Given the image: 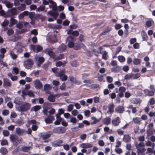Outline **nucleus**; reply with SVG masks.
<instances>
[{
	"label": "nucleus",
	"mask_w": 155,
	"mask_h": 155,
	"mask_svg": "<svg viewBox=\"0 0 155 155\" xmlns=\"http://www.w3.org/2000/svg\"><path fill=\"white\" fill-rule=\"evenodd\" d=\"M144 92L146 95L149 96H153L154 93V91H149L147 89L144 90Z\"/></svg>",
	"instance_id": "dca6fc26"
},
{
	"label": "nucleus",
	"mask_w": 155,
	"mask_h": 155,
	"mask_svg": "<svg viewBox=\"0 0 155 155\" xmlns=\"http://www.w3.org/2000/svg\"><path fill=\"white\" fill-rule=\"evenodd\" d=\"M75 39L73 37L70 36L66 39V42L68 43V46L69 48H72L74 47V42L75 41Z\"/></svg>",
	"instance_id": "20e7f679"
},
{
	"label": "nucleus",
	"mask_w": 155,
	"mask_h": 155,
	"mask_svg": "<svg viewBox=\"0 0 155 155\" xmlns=\"http://www.w3.org/2000/svg\"><path fill=\"white\" fill-rule=\"evenodd\" d=\"M9 22L7 20H5L4 22L1 24V25L3 26H5L8 25Z\"/></svg>",
	"instance_id": "6e6d98bb"
},
{
	"label": "nucleus",
	"mask_w": 155,
	"mask_h": 155,
	"mask_svg": "<svg viewBox=\"0 0 155 155\" xmlns=\"http://www.w3.org/2000/svg\"><path fill=\"white\" fill-rule=\"evenodd\" d=\"M141 120V119L137 117L134 118L133 119V121L135 124L139 122Z\"/></svg>",
	"instance_id": "c03bdc74"
},
{
	"label": "nucleus",
	"mask_w": 155,
	"mask_h": 155,
	"mask_svg": "<svg viewBox=\"0 0 155 155\" xmlns=\"http://www.w3.org/2000/svg\"><path fill=\"white\" fill-rule=\"evenodd\" d=\"M14 30L12 29H10L8 30L7 34L8 35H11L14 33Z\"/></svg>",
	"instance_id": "603ef678"
},
{
	"label": "nucleus",
	"mask_w": 155,
	"mask_h": 155,
	"mask_svg": "<svg viewBox=\"0 0 155 155\" xmlns=\"http://www.w3.org/2000/svg\"><path fill=\"white\" fill-rule=\"evenodd\" d=\"M5 5L8 8H11L13 7V3H11L9 2L8 1L5 4Z\"/></svg>",
	"instance_id": "4c0bfd02"
},
{
	"label": "nucleus",
	"mask_w": 155,
	"mask_h": 155,
	"mask_svg": "<svg viewBox=\"0 0 155 155\" xmlns=\"http://www.w3.org/2000/svg\"><path fill=\"white\" fill-rule=\"evenodd\" d=\"M80 147L81 148L85 149L91 147L92 146L89 143H83L80 144Z\"/></svg>",
	"instance_id": "9b49d317"
},
{
	"label": "nucleus",
	"mask_w": 155,
	"mask_h": 155,
	"mask_svg": "<svg viewBox=\"0 0 155 155\" xmlns=\"http://www.w3.org/2000/svg\"><path fill=\"white\" fill-rule=\"evenodd\" d=\"M120 70V68L119 66H117L116 67L111 68L112 71L115 72H117Z\"/></svg>",
	"instance_id": "c756f323"
},
{
	"label": "nucleus",
	"mask_w": 155,
	"mask_h": 155,
	"mask_svg": "<svg viewBox=\"0 0 155 155\" xmlns=\"http://www.w3.org/2000/svg\"><path fill=\"white\" fill-rule=\"evenodd\" d=\"M54 120V118L53 119H51L50 117H48L45 119V120L46 123L50 124L52 122L53 120Z\"/></svg>",
	"instance_id": "864d4df0"
},
{
	"label": "nucleus",
	"mask_w": 155,
	"mask_h": 155,
	"mask_svg": "<svg viewBox=\"0 0 155 155\" xmlns=\"http://www.w3.org/2000/svg\"><path fill=\"white\" fill-rule=\"evenodd\" d=\"M51 136V134H46L45 135H44L42 136V139L43 140H45L47 139L49 137Z\"/></svg>",
	"instance_id": "69168bd1"
},
{
	"label": "nucleus",
	"mask_w": 155,
	"mask_h": 155,
	"mask_svg": "<svg viewBox=\"0 0 155 155\" xmlns=\"http://www.w3.org/2000/svg\"><path fill=\"white\" fill-rule=\"evenodd\" d=\"M0 51L1 53L2 54L0 55V58H3L4 57V54L6 52V50L5 48H2L0 50Z\"/></svg>",
	"instance_id": "72a5a7b5"
},
{
	"label": "nucleus",
	"mask_w": 155,
	"mask_h": 155,
	"mask_svg": "<svg viewBox=\"0 0 155 155\" xmlns=\"http://www.w3.org/2000/svg\"><path fill=\"white\" fill-rule=\"evenodd\" d=\"M18 9L21 11L24 10L25 9V5L22 4L18 7Z\"/></svg>",
	"instance_id": "3c124183"
},
{
	"label": "nucleus",
	"mask_w": 155,
	"mask_h": 155,
	"mask_svg": "<svg viewBox=\"0 0 155 155\" xmlns=\"http://www.w3.org/2000/svg\"><path fill=\"white\" fill-rule=\"evenodd\" d=\"M41 108V107L40 106L36 105L33 107L31 109V111H34L35 112H36L39 110Z\"/></svg>",
	"instance_id": "c85d7f7f"
},
{
	"label": "nucleus",
	"mask_w": 155,
	"mask_h": 155,
	"mask_svg": "<svg viewBox=\"0 0 155 155\" xmlns=\"http://www.w3.org/2000/svg\"><path fill=\"white\" fill-rule=\"evenodd\" d=\"M111 119L110 118H107L104 120V123L107 125H108L110 123Z\"/></svg>",
	"instance_id": "ea45409f"
},
{
	"label": "nucleus",
	"mask_w": 155,
	"mask_h": 155,
	"mask_svg": "<svg viewBox=\"0 0 155 155\" xmlns=\"http://www.w3.org/2000/svg\"><path fill=\"white\" fill-rule=\"evenodd\" d=\"M74 106L72 104H69L68 106L67 110L69 111H71L73 108Z\"/></svg>",
	"instance_id": "bf43d9fd"
},
{
	"label": "nucleus",
	"mask_w": 155,
	"mask_h": 155,
	"mask_svg": "<svg viewBox=\"0 0 155 155\" xmlns=\"http://www.w3.org/2000/svg\"><path fill=\"white\" fill-rule=\"evenodd\" d=\"M1 144L2 146L7 145L8 144V143L6 140L4 139L1 141Z\"/></svg>",
	"instance_id": "79ce46f5"
},
{
	"label": "nucleus",
	"mask_w": 155,
	"mask_h": 155,
	"mask_svg": "<svg viewBox=\"0 0 155 155\" xmlns=\"http://www.w3.org/2000/svg\"><path fill=\"white\" fill-rule=\"evenodd\" d=\"M55 96L53 95H50L48 97V99L51 102H54L55 101Z\"/></svg>",
	"instance_id": "473e14b6"
},
{
	"label": "nucleus",
	"mask_w": 155,
	"mask_h": 155,
	"mask_svg": "<svg viewBox=\"0 0 155 155\" xmlns=\"http://www.w3.org/2000/svg\"><path fill=\"white\" fill-rule=\"evenodd\" d=\"M65 64V63H62L61 61H59L56 63L55 65L57 67H60L61 65H64Z\"/></svg>",
	"instance_id": "09e8293b"
},
{
	"label": "nucleus",
	"mask_w": 155,
	"mask_h": 155,
	"mask_svg": "<svg viewBox=\"0 0 155 155\" xmlns=\"http://www.w3.org/2000/svg\"><path fill=\"white\" fill-rule=\"evenodd\" d=\"M70 121L74 124H76L77 123V120L75 117H72L71 118Z\"/></svg>",
	"instance_id": "052dcab7"
},
{
	"label": "nucleus",
	"mask_w": 155,
	"mask_h": 155,
	"mask_svg": "<svg viewBox=\"0 0 155 155\" xmlns=\"http://www.w3.org/2000/svg\"><path fill=\"white\" fill-rule=\"evenodd\" d=\"M18 137L16 135H11L10 136V139L12 142H15L16 141Z\"/></svg>",
	"instance_id": "bb28decb"
},
{
	"label": "nucleus",
	"mask_w": 155,
	"mask_h": 155,
	"mask_svg": "<svg viewBox=\"0 0 155 155\" xmlns=\"http://www.w3.org/2000/svg\"><path fill=\"white\" fill-rule=\"evenodd\" d=\"M8 76L13 81H16L17 79V76L13 75L11 73H8Z\"/></svg>",
	"instance_id": "7c9ffc66"
},
{
	"label": "nucleus",
	"mask_w": 155,
	"mask_h": 155,
	"mask_svg": "<svg viewBox=\"0 0 155 155\" xmlns=\"http://www.w3.org/2000/svg\"><path fill=\"white\" fill-rule=\"evenodd\" d=\"M63 141L62 140H58L53 142L52 143V145L54 147L59 146L62 143Z\"/></svg>",
	"instance_id": "6ab92c4d"
},
{
	"label": "nucleus",
	"mask_w": 155,
	"mask_h": 155,
	"mask_svg": "<svg viewBox=\"0 0 155 155\" xmlns=\"http://www.w3.org/2000/svg\"><path fill=\"white\" fill-rule=\"evenodd\" d=\"M17 21L15 19L13 18L12 17L10 19V24L9 25V26L10 27H12L16 23Z\"/></svg>",
	"instance_id": "b1692460"
},
{
	"label": "nucleus",
	"mask_w": 155,
	"mask_h": 155,
	"mask_svg": "<svg viewBox=\"0 0 155 155\" xmlns=\"http://www.w3.org/2000/svg\"><path fill=\"white\" fill-rule=\"evenodd\" d=\"M65 128L63 127H59L56 128L53 130L54 133L59 134H63L66 131Z\"/></svg>",
	"instance_id": "0eeeda50"
},
{
	"label": "nucleus",
	"mask_w": 155,
	"mask_h": 155,
	"mask_svg": "<svg viewBox=\"0 0 155 155\" xmlns=\"http://www.w3.org/2000/svg\"><path fill=\"white\" fill-rule=\"evenodd\" d=\"M132 74V78L133 79H137L139 78L140 76V73H137L136 74Z\"/></svg>",
	"instance_id": "37998d69"
},
{
	"label": "nucleus",
	"mask_w": 155,
	"mask_h": 155,
	"mask_svg": "<svg viewBox=\"0 0 155 155\" xmlns=\"http://www.w3.org/2000/svg\"><path fill=\"white\" fill-rule=\"evenodd\" d=\"M112 28L108 27H107L104 31L102 32L100 35L99 36L104 35H106L107 33L109 32L112 30Z\"/></svg>",
	"instance_id": "2eb2a0df"
},
{
	"label": "nucleus",
	"mask_w": 155,
	"mask_h": 155,
	"mask_svg": "<svg viewBox=\"0 0 155 155\" xmlns=\"http://www.w3.org/2000/svg\"><path fill=\"white\" fill-rule=\"evenodd\" d=\"M10 55H11V56L12 57V58L13 59H16L17 57V55L16 54H15L14 53V52H12V51L11 52Z\"/></svg>",
	"instance_id": "774afa93"
},
{
	"label": "nucleus",
	"mask_w": 155,
	"mask_h": 155,
	"mask_svg": "<svg viewBox=\"0 0 155 155\" xmlns=\"http://www.w3.org/2000/svg\"><path fill=\"white\" fill-rule=\"evenodd\" d=\"M141 60L137 58H134L133 60V64L135 65H137L140 63Z\"/></svg>",
	"instance_id": "2f4dec72"
},
{
	"label": "nucleus",
	"mask_w": 155,
	"mask_h": 155,
	"mask_svg": "<svg viewBox=\"0 0 155 155\" xmlns=\"http://www.w3.org/2000/svg\"><path fill=\"white\" fill-rule=\"evenodd\" d=\"M51 88V87L49 84H46L44 86V89L45 91L50 90Z\"/></svg>",
	"instance_id": "c9c22d12"
},
{
	"label": "nucleus",
	"mask_w": 155,
	"mask_h": 155,
	"mask_svg": "<svg viewBox=\"0 0 155 155\" xmlns=\"http://www.w3.org/2000/svg\"><path fill=\"white\" fill-rule=\"evenodd\" d=\"M16 132L18 134L20 135L23 134L25 132V131L19 127H18L16 129Z\"/></svg>",
	"instance_id": "cd10ccee"
},
{
	"label": "nucleus",
	"mask_w": 155,
	"mask_h": 155,
	"mask_svg": "<svg viewBox=\"0 0 155 155\" xmlns=\"http://www.w3.org/2000/svg\"><path fill=\"white\" fill-rule=\"evenodd\" d=\"M35 13L34 12H30L29 14V17L30 18L32 19L35 16Z\"/></svg>",
	"instance_id": "13d9d810"
},
{
	"label": "nucleus",
	"mask_w": 155,
	"mask_h": 155,
	"mask_svg": "<svg viewBox=\"0 0 155 155\" xmlns=\"http://www.w3.org/2000/svg\"><path fill=\"white\" fill-rule=\"evenodd\" d=\"M67 34L69 35H72L74 36H77L79 35V33L77 31H72L71 30H69L67 32Z\"/></svg>",
	"instance_id": "aec40b11"
},
{
	"label": "nucleus",
	"mask_w": 155,
	"mask_h": 155,
	"mask_svg": "<svg viewBox=\"0 0 155 155\" xmlns=\"http://www.w3.org/2000/svg\"><path fill=\"white\" fill-rule=\"evenodd\" d=\"M35 87L38 89H41L42 88L43 85L39 80H35L33 81Z\"/></svg>",
	"instance_id": "1a4fd4ad"
},
{
	"label": "nucleus",
	"mask_w": 155,
	"mask_h": 155,
	"mask_svg": "<svg viewBox=\"0 0 155 155\" xmlns=\"http://www.w3.org/2000/svg\"><path fill=\"white\" fill-rule=\"evenodd\" d=\"M115 111L117 113H122L124 111V107L122 106H118L115 109Z\"/></svg>",
	"instance_id": "ddd939ff"
},
{
	"label": "nucleus",
	"mask_w": 155,
	"mask_h": 155,
	"mask_svg": "<svg viewBox=\"0 0 155 155\" xmlns=\"http://www.w3.org/2000/svg\"><path fill=\"white\" fill-rule=\"evenodd\" d=\"M9 114V111L7 110H3L2 112V114L4 116L7 115Z\"/></svg>",
	"instance_id": "4d7b16f0"
},
{
	"label": "nucleus",
	"mask_w": 155,
	"mask_h": 155,
	"mask_svg": "<svg viewBox=\"0 0 155 155\" xmlns=\"http://www.w3.org/2000/svg\"><path fill=\"white\" fill-rule=\"evenodd\" d=\"M135 145L137 150V152H142L146 151V149L145 148H142V147H143L145 146L143 143L140 142L138 144L136 143Z\"/></svg>",
	"instance_id": "39448f33"
},
{
	"label": "nucleus",
	"mask_w": 155,
	"mask_h": 155,
	"mask_svg": "<svg viewBox=\"0 0 155 155\" xmlns=\"http://www.w3.org/2000/svg\"><path fill=\"white\" fill-rule=\"evenodd\" d=\"M18 14L17 9L15 8H13L8 10L6 13V16L7 17H10L12 16Z\"/></svg>",
	"instance_id": "f03ea898"
},
{
	"label": "nucleus",
	"mask_w": 155,
	"mask_h": 155,
	"mask_svg": "<svg viewBox=\"0 0 155 155\" xmlns=\"http://www.w3.org/2000/svg\"><path fill=\"white\" fill-rule=\"evenodd\" d=\"M131 102L136 104H139L141 103V101L139 99H136L135 98H133L131 100Z\"/></svg>",
	"instance_id": "a878e982"
},
{
	"label": "nucleus",
	"mask_w": 155,
	"mask_h": 155,
	"mask_svg": "<svg viewBox=\"0 0 155 155\" xmlns=\"http://www.w3.org/2000/svg\"><path fill=\"white\" fill-rule=\"evenodd\" d=\"M66 48V45H62L60 46L59 47V49L60 51H64Z\"/></svg>",
	"instance_id": "e433bc0d"
},
{
	"label": "nucleus",
	"mask_w": 155,
	"mask_h": 155,
	"mask_svg": "<svg viewBox=\"0 0 155 155\" xmlns=\"http://www.w3.org/2000/svg\"><path fill=\"white\" fill-rule=\"evenodd\" d=\"M118 59L120 62H123L125 60V58L123 56H119L118 57Z\"/></svg>",
	"instance_id": "49530a36"
},
{
	"label": "nucleus",
	"mask_w": 155,
	"mask_h": 155,
	"mask_svg": "<svg viewBox=\"0 0 155 155\" xmlns=\"http://www.w3.org/2000/svg\"><path fill=\"white\" fill-rule=\"evenodd\" d=\"M30 107L31 105L29 103H25L20 106L18 109L20 111L22 112L26 111L28 110Z\"/></svg>",
	"instance_id": "7ed1b4c3"
},
{
	"label": "nucleus",
	"mask_w": 155,
	"mask_h": 155,
	"mask_svg": "<svg viewBox=\"0 0 155 155\" xmlns=\"http://www.w3.org/2000/svg\"><path fill=\"white\" fill-rule=\"evenodd\" d=\"M123 140L126 142H129L130 140V137L128 135H124V136Z\"/></svg>",
	"instance_id": "5701e85b"
},
{
	"label": "nucleus",
	"mask_w": 155,
	"mask_h": 155,
	"mask_svg": "<svg viewBox=\"0 0 155 155\" xmlns=\"http://www.w3.org/2000/svg\"><path fill=\"white\" fill-rule=\"evenodd\" d=\"M14 102L16 104L20 105L21 104L22 102L20 98L17 97L15 100Z\"/></svg>",
	"instance_id": "393cba45"
},
{
	"label": "nucleus",
	"mask_w": 155,
	"mask_h": 155,
	"mask_svg": "<svg viewBox=\"0 0 155 155\" xmlns=\"http://www.w3.org/2000/svg\"><path fill=\"white\" fill-rule=\"evenodd\" d=\"M114 107V105L113 104H111L109 105V110L107 112H110L111 113L113 112V108Z\"/></svg>",
	"instance_id": "a19ab883"
},
{
	"label": "nucleus",
	"mask_w": 155,
	"mask_h": 155,
	"mask_svg": "<svg viewBox=\"0 0 155 155\" xmlns=\"http://www.w3.org/2000/svg\"><path fill=\"white\" fill-rule=\"evenodd\" d=\"M23 24L22 22H19L17 25H16L17 27L19 29H21L23 27Z\"/></svg>",
	"instance_id": "0e129e2a"
},
{
	"label": "nucleus",
	"mask_w": 155,
	"mask_h": 155,
	"mask_svg": "<svg viewBox=\"0 0 155 155\" xmlns=\"http://www.w3.org/2000/svg\"><path fill=\"white\" fill-rule=\"evenodd\" d=\"M49 14L51 16H53L54 19H56L58 16V14L57 12H53L51 11H49L47 15Z\"/></svg>",
	"instance_id": "f3484780"
},
{
	"label": "nucleus",
	"mask_w": 155,
	"mask_h": 155,
	"mask_svg": "<svg viewBox=\"0 0 155 155\" xmlns=\"http://www.w3.org/2000/svg\"><path fill=\"white\" fill-rule=\"evenodd\" d=\"M146 145L147 146H151L152 145V147H153L154 145L155 144L153 143L152 144V143L150 141H148L145 143Z\"/></svg>",
	"instance_id": "5fc2aeb1"
},
{
	"label": "nucleus",
	"mask_w": 155,
	"mask_h": 155,
	"mask_svg": "<svg viewBox=\"0 0 155 155\" xmlns=\"http://www.w3.org/2000/svg\"><path fill=\"white\" fill-rule=\"evenodd\" d=\"M91 119V120L93 121L92 122H91V124H95L97 123L99 121V120L97 119L94 117H92Z\"/></svg>",
	"instance_id": "a18cd8bd"
},
{
	"label": "nucleus",
	"mask_w": 155,
	"mask_h": 155,
	"mask_svg": "<svg viewBox=\"0 0 155 155\" xmlns=\"http://www.w3.org/2000/svg\"><path fill=\"white\" fill-rule=\"evenodd\" d=\"M42 1L43 4L45 5H49V3L53 5H54V2L51 0H49L48 1L43 0Z\"/></svg>",
	"instance_id": "412c9836"
},
{
	"label": "nucleus",
	"mask_w": 155,
	"mask_h": 155,
	"mask_svg": "<svg viewBox=\"0 0 155 155\" xmlns=\"http://www.w3.org/2000/svg\"><path fill=\"white\" fill-rule=\"evenodd\" d=\"M31 148L30 147H23L21 148V150L24 152H28Z\"/></svg>",
	"instance_id": "f704fd0d"
},
{
	"label": "nucleus",
	"mask_w": 155,
	"mask_h": 155,
	"mask_svg": "<svg viewBox=\"0 0 155 155\" xmlns=\"http://www.w3.org/2000/svg\"><path fill=\"white\" fill-rule=\"evenodd\" d=\"M65 70H63L56 74V76L59 77L60 79L62 81H65L67 79V76L65 74Z\"/></svg>",
	"instance_id": "f257e3e1"
},
{
	"label": "nucleus",
	"mask_w": 155,
	"mask_h": 155,
	"mask_svg": "<svg viewBox=\"0 0 155 155\" xmlns=\"http://www.w3.org/2000/svg\"><path fill=\"white\" fill-rule=\"evenodd\" d=\"M45 52L46 54H48L51 57L55 59V57L54 53L52 51L49 49H47Z\"/></svg>",
	"instance_id": "4468645a"
},
{
	"label": "nucleus",
	"mask_w": 155,
	"mask_h": 155,
	"mask_svg": "<svg viewBox=\"0 0 155 155\" xmlns=\"http://www.w3.org/2000/svg\"><path fill=\"white\" fill-rule=\"evenodd\" d=\"M132 78V73L127 74L124 77V79L126 80L128 79Z\"/></svg>",
	"instance_id": "de8ad7c7"
},
{
	"label": "nucleus",
	"mask_w": 155,
	"mask_h": 155,
	"mask_svg": "<svg viewBox=\"0 0 155 155\" xmlns=\"http://www.w3.org/2000/svg\"><path fill=\"white\" fill-rule=\"evenodd\" d=\"M0 152L2 154L5 155L8 153V151L6 148L2 147L0 149Z\"/></svg>",
	"instance_id": "4be33fe9"
},
{
	"label": "nucleus",
	"mask_w": 155,
	"mask_h": 155,
	"mask_svg": "<svg viewBox=\"0 0 155 155\" xmlns=\"http://www.w3.org/2000/svg\"><path fill=\"white\" fill-rule=\"evenodd\" d=\"M99 85L98 84H94L91 85V87L92 88H96L99 87Z\"/></svg>",
	"instance_id": "680f3d73"
},
{
	"label": "nucleus",
	"mask_w": 155,
	"mask_h": 155,
	"mask_svg": "<svg viewBox=\"0 0 155 155\" xmlns=\"http://www.w3.org/2000/svg\"><path fill=\"white\" fill-rule=\"evenodd\" d=\"M11 83L9 80L7 78L4 79L3 85L5 87H10L11 86Z\"/></svg>",
	"instance_id": "f8f14e48"
},
{
	"label": "nucleus",
	"mask_w": 155,
	"mask_h": 155,
	"mask_svg": "<svg viewBox=\"0 0 155 155\" xmlns=\"http://www.w3.org/2000/svg\"><path fill=\"white\" fill-rule=\"evenodd\" d=\"M19 71L18 69L17 68H14L12 70V73L13 74H18Z\"/></svg>",
	"instance_id": "8fccbe9b"
},
{
	"label": "nucleus",
	"mask_w": 155,
	"mask_h": 155,
	"mask_svg": "<svg viewBox=\"0 0 155 155\" xmlns=\"http://www.w3.org/2000/svg\"><path fill=\"white\" fill-rule=\"evenodd\" d=\"M34 64L33 61L31 59H28L26 60L24 62V66L25 67L28 69H29L31 68Z\"/></svg>",
	"instance_id": "423d86ee"
},
{
	"label": "nucleus",
	"mask_w": 155,
	"mask_h": 155,
	"mask_svg": "<svg viewBox=\"0 0 155 155\" xmlns=\"http://www.w3.org/2000/svg\"><path fill=\"white\" fill-rule=\"evenodd\" d=\"M115 151L117 153L119 154H120L122 152V150L121 148L115 149Z\"/></svg>",
	"instance_id": "338daca9"
},
{
	"label": "nucleus",
	"mask_w": 155,
	"mask_h": 155,
	"mask_svg": "<svg viewBox=\"0 0 155 155\" xmlns=\"http://www.w3.org/2000/svg\"><path fill=\"white\" fill-rule=\"evenodd\" d=\"M120 122V119L119 117H117L116 118L114 119L112 121V124L115 126L118 125Z\"/></svg>",
	"instance_id": "a211bd4d"
},
{
	"label": "nucleus",
	"mask_w": 155,
	"mask_h": 155,
	"mask_svg": "<svg viewBox=\"0 0 155 155\" xmlns=\"http://www.w3.org/2000/svg\"><path fill=\"white\" fill-rule=\"evenodd\" d=\"M45 8V7L43 5L40 6L37 9L36 11L38 12L43 11Z\"/></svg>",
	"instance_id": "58836bf2"
},
{
	"label": "nucleus",
	"mask_w": 155,
	"mask_h": 155,
	"mask_svg": "<svg viewBox=\"0 0 155 155\" xmlns=\"http://www.w3.org/2000/svg\"><path fill=\"white\" fill-rule=\"evenodd\" d=\"M71 65L74 67H76L78 65L76 61H73L71 63Z\"/></svg>",
	"instance_id": "e2e57ef3"
},
{
	"label": "nucleus",
	"mask_w": 155,
	"mask_h": 155,
	"mask_svg": "<svg viewBox=\"0 0 155 155\" xmlns=\"http://www.w3.org/2000/svg\"><path fill=\"white\" fill-rule=\"evenodd\" d=\"M30 48L33 50L34 52L37 53L42 50V48L41 46L39 45H31Z\"/></svg>",
	"instance_id": "6e6552de"
},
{
	"label": "nucleus",
	"mask_w": 155,
	"mask_h": 155,
	"mask_svg": "<svg viewBox=\"0 0 155 155\" xmlns=\"http://www.w3.org/2000/svg\"><path fill=\"white\" fill-rule=\"evenodd\" d=\"M35 60V61L37 63L38 66H40L44 61V58L43 57L39 56L36 57Z\"/></svg>",
	"instance_id": "9d476101"
}]
</instances>
